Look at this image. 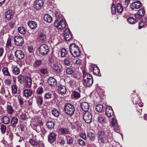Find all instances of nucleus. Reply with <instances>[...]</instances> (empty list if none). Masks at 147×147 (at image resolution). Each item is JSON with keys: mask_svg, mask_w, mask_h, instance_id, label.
Instances as JSON below:
<instances>
[{"mask_svg": "<svg viewBox=\"0 0 147 147\" xmlns=\"http://www.w3.org/2000/svg\"><path fill=\"white\" fill-rule=\"evenodd\" d=\"M55 15L56 18V21L55 22V26L60 29H63L66 27V23L63 19V16L60 13L56 12Z\"/></svg>", "mask_w": 147, "mask_h": 147, "instance_id": "nucleus-1", "label": "nucleus"}, {"mask_svg": "<svg viewBox=\"0 0 147 147\" xmlns=\"http://www.w3.org/2000/svg\"><path fill=\"white\" fill-rule=\"evenodd\" d=\"M69 49L70 53L74 57H77L80 55L79 49L75 44H71Z\"/></svg>", "mask_w": 147, "mask_h": 147, "instance_id": "nucleus-2", "label": "nucleus"}, {"mask_svg": "<svg viewBox=\"0 0 147 147\" xmlns=\"http://www.w3.org/2000/svg\"><path fill=\"white\" fill-rule=\"evenodd\" d=\"M65 110L66 113L68 115L73 114L75 111L74 106L70 104H67L65 106Z\"/></svg>", "mask_w": 147, "mask_h": 147, "instance_id": "nucleus-3", "label": "nucleus"}, {"mask_svg": "<svg viewBox=\"0 0 147 147\" xmlns=\"http://www.w3.org/2000/svg\"><path fill=\"white\" fill-rule=\"evenodd\" d=\"M38 51L40 54L43 55H45L49 51L48 47L45 44L41 45L39 48Z\"/></svg>", "mask_w": 147, "mask_h": 147, "instance_id": "nucleus-4", "label": "nucleus"}, {"mask_svg": "<svg viewBox=\"0 0 147 147\" xmlns=\"http://www.w3.org/2000/svg\"><path fill=\"white\" fill-rule=\"evenodd\" d=\"M14 41L15 44L18 46H22L24 43L23 38L20 36H15Z\"/></svg>", "mask_w": 147, "mask_h": 147, "instance_id": "nucleus-5", "label": "nucleus"}, {"mask_svg": "<svg viewBox=\"0 0 147 147\" xmlns=\"http://www.w3.org/2000/svg\"><path fill=\"white\" fill-rule=\"evenodd\" d=\"M57 134L53 132L49 133L48 136V142L51 143H52L55 142L56 140Z\"/></svg>", "mask_w": 147, "mask_h": 147, "instance_id": "nucleus-6", "label": "nucleus"}, {"mask_svg": "<svg viewBox=\"0 0 147 147\" xmlns=\"http://www.w3.org/2000/svg\"><path fill=\"white\" fill-rule=\"evenodd\" d=\"M111 125L114 130L117 133L119 132V126L118 125L117 120L115 118H112L111 121Z\"/></svg>", "mask_w": 147, "mask_h": 147, "instance_id": "nucleus-7", "label": "nucleus"}, {"mask_svg": "<svg viewBox=\"0 0 147 147\" xmlns=\"http://www.w3.org/2000/svg\"><path fill=\"white\" fill-rule=\"evenodd\" d=\"M83 118L85 122L87 123H90L92 121V115L90 112H86L85 113Z\"/></svg>", "mask_w": 147, "mask_h": 147, "instance_id": "nucleus-8", "label": "nucleus"}, {"mask_svg": "<svg viewBox=\"0 0 147 147\" xmlns=\"http://www.w3.org/2000/svg\"><path fill=\"white\" fill-rule=\"evenodd\" d=\"M145 13V11L144 9H139L138 12L135 14V17L136 20H140L142 17L143 16Z\"/></svg>", "mask_w": 147, "mask_h": 147, "instance_id": "nucleus-9", "label": "nucleus"}, {"mask_svg": "<svg viewBox=\"0 0 147 147\" xmlns=\"http://www.w3.org/2000/svg\"><path fill=\"white\" fill-rule=\"evenodd\" d=\"M15 56L18 59L22 60L24 57V53L21 50H17L15 52Z\"/></svg>", "mask_w": 147, "mask_h": 147, "instance_id": "nucleus-10", "label": "nucleus"}, {"mask_svg": "<svg viewBox=\"0 0 147 147\" xmlns=\"http://www.w3.org/2000/svg\"><path fill=\"white\" fill-rule=\"evenodd\" d=\"M64 38L65 39L68 41L69 40L72 38V35L69 30V29H66L64 32Z\"/></svg>", "mask_w": 147, "mask_h": 147, "instance_id": "nucleus-11", "label": "nucleus"}, {"mask_svg": "<svg viewBox=\"0 0 147 147\" xmlns=\"http://www.w3.org/2000/svg\"><path fill=\"white\" fill-rule=\"evenodd\" d=\"M34 4V7L37 10L40 9L43 5V1L42 0H36Z\"/></svg>", "mask_w": 147, "mask_h": 147, "instance_id": "nucleus-12", "label": "nucleus"}, {"mask_svg": "<svg viewBox=\"0 0 147 147\" xmlns=\"http://www.w3.org/2000/svg\"><path fill=\"white\" fill-rule=\"evenodd\" d=\"M47 82L51 86L54 87L57 85V81L53 77L49 78L48 79Z\"/></svg>", "mask_w": 147, "mask_h": 147, "instance_id": "nucleus-13", "label": "nucleus"}, {"mask_svg": "<svg viewBox=\"0 0 147 147\" xmlns=\"http://www.w3.org/2000/svg\"><path fill=\"white\" fill-rule=\"evenodd\" d=\"M142 5L140 1H136L133 3L131 5V7L133 9H137L140 8Z\"/></svg>", "mask_w": 147, "mask_h": 147, "instance_id": "nucleus-14", "label": "nucleus"}, {"mask_svg": "<svg viewBox=\"0 0 147 147\" xmlns=\"http://www.w3.org/2000/svg\"><path fill=\"white\" fill-rule=\"evenodd\" d=\"M14 12L12 10H7L5 14V16L6 19L9 20L11 19L14 15Z\"/></svg>", "mask_w": 147, "mask_h": 147, "instance_id": "nucleus-15", "label": "nucleus"}, {"mask_svg": "<svg viewBox=\"0 0 147 147\" xmlns=\"http://www.w3.org/2000/svg\"><path fill=\"white\" fill-rule=\"evenodd\" d=\"M63 62V64L65 66H69L72 64V60L69 57H67L65 59Z\"/></svg>", "mask_w": 147, "mask_h": 147, "instance_id": "nucleus-16", "label": "nucleus"}, {"mask_svg": "<svg viewBox=\"0 0 147 147\" xmlns=\"http://www.w3.org/2000/svg\"><path fill=\"white\" fill-rule=\"evenodd\" d=\"M80 106L82 110L85 112L88 111L89 106L88 103L86 102H82L81 103Z\"/></svg>", "mask_w": 147, "mask_h": 147, "instance_id": "nucleus-17", "label": "nucleus"}, {"mask_svg": "<svg viewBox=\"0 0 147 147\" xmlns=\"http://www.w3.org/2000/svg\"><path fill=\"white\" fill-rule=\"evenodd\" d=\"M83 80L93 79L91 75L87 73L86 71H83Z\"/></svg>", "mask_w": 147, "mask_h": 147, "instance_id": "nucleus-18", "label": "nucleus"}, {"mask_svg": "<svg viewBox=\"0 0 147 147\" xmlns=\"http://www.w3.org/2000/svg\"><path fill=\"white\" fill-rule=\"evenodd\" d=\"M36 98L37 103L38 106L41 107L42 104V97L41 96L36 95L35 96Z\"/></svg>", "mask_w": 147, "mask_h": 147, "instance_id": "nucleus-19", "label": "nucleus"}, {"mask_svg": "<svg viewBox=\"0 0 147 147\" xmlns=\"http://www.w3.org/2000/svg\"><path fill=\"white\" fill-rule=\"evenodd\" d=\"M98 120L99 123L102 124H105L107 122V118L103 115H99L98 117Z\"/></svg>", "mask_w": 147, "mask_h": 147, "instance_id": "nucleus-20", "label": "nucleus"}, {"mask_svg": "<svg viewBox=\"0 0 147 147\" xmlns=\"http://www.w3.org/2000/svg\"><path fill=\"white\" fill-rule=\"evenodd\" d=\"M106 114L107 117H111L113 114V111L111 107H109L106 109Z\"/></svg>", "mask_w": 147, "mask_h": 147, "instance_id": "nucleus-21", "label": "nucleus"}, {"mask_svg": "<svg viewBox=\"0 0 147 147\" xmlns=\"http://www.w3.org/2000/svg\"><path fill=\"white\" fill-rule=\"evenodd\" d=\"M28 25L32 29H34L37 27V24L34 21H29L28 22Z\"/></svg>", "mask_w": 147, "mask_h": 147, "instance_id": "nucleus-22", "label": "nucleus"}, {"mask_svg": "<svg viewBox=\"0 0 147 147\" xmlns=\"http://www.w3.org/2000/svg\"><path fill=\"white\" fill-rule=\"evenodd\" d=\"M83 80V84L85 86H90L92 85L93 83V79Z\"/></svg>", "mask_w": 147, "mask_h": 147, "instance_id": "nucleus-23", "label": "nucleus"}, {"mask_svg": "<svg viewBox=\"0 0 147 147\" xmlns=\"http://www.w3.org/2000/svg\"><path fill=\"white\" fill-rule=\"evenodd\" d=\"M52 68L57 73H59L61 71V67L58 65L53 64V66H52Z\"/></svg>", "mask_w": 147, "mask_h": 147, "instance_id": "nucleus-24", "label": "nucleus"}, {"mask_svg": "<svg viewBox=\"0 0 147 147\" xmlns=\"http://www.w3.org/2000/svg\"><path fill=\"white\" fill-rule=\"evenodd\" d=\"M87 136L92 141H94L95 139L94 133L91 131H89L88 132Z\"/></svg>", "mask_w": 147, "mask_h": 147, "instance_id": "nucleus-25", "label": "nucleus"}, {"mask_svg": "<svg viewBox=\"0 0 147 147\" xmlns=\"http://www.w3.org/2000/svg\"><path fill=\"white\" fill-rule=\"evenodd\" d=\"M24 95L26 97L30 96L32 94L31 91L29 89H25L23 91Z\"/></svg>", "mask_w": 147, "mask_h": 147, "instance_id": "nucleus-26", "label": "nucleus"}, {"mask_svg": "<svg viewBox=\"0 0 147 147\" xmlns=\"http://www.w3.org/2000/svg\"><path fill=\"white\" fill-rule=\"evenodd\" d=\"M58 90L60 92L61 94H65L66 92V88L65 86L60 85L58 87Z\"/></svg>", "mask_w": 147, "mask_h": 147, "instance_id": "nucleus-27", "label": "nucleus"}, {"mask_svg": "<svg viewBox=\"0 0 147 147\" xmlns=\"http://www.w3.org/2000/svg\"><path fill=\"white\" fill-rule=\"evenodd\" d=\"M18 122V118L15 117H13L11 120V125L13 127L16 126V124Z\"/></svg>", "mask_w": 147, "mask_h": 147, "instance_id": "nucleus-28", "label": "nucleus"}, {"mask_svg": "<svg viewBox=\"0 0 147 147\" xmlns=\"http://www.w3.org/2000/svg\"><path fill=\"white\" fill-rule=\"evenodd\" d=\"M44 20L47 22L51 23L52 20V17L49 15L45 14L44 17Z\"/></svg>", "mask_w": 147, "mask_h": 147, "instance_id": "nucleus-29", "label": "nucleus"}, {"mask_svg": "<svg viewBox=\"0 0 147 147\" xmlns=\"http://www.w3.org/2000/svg\"><path fill=\"white\" fill-rule=\"evenodd\" d=\"M26 85L28 88H30L31 87L32 81L31 78L29 77H27L26 79Z\"/></svg>", "mask_w": 147, "mask_h": 147, "instance_id": "nucleus-30", "label": "nucleus"}, {"mask_svg": "<svg viewBox=\"0 0 147 147\" xmlns=\"http://www.w3.org/2000/svg\"><path fill=\"white\" fill-rule=\"evenodd\" d=\"M51 113L54 116L57 117H58L60 113L59 111L55 108L53 109V110L51 111Z\"/></svg>", "mask_w": 147, "mask_h": 147, "instance_id": "nucleus-31", "label": "nucleus"}, {"mask_svg": "<svg viewBox=\"0 0 147 147\" xmlns=\"http://www.w3.org/2000/svg\"><path fill=\"white\" fill-rule=\"evenodd\" d=\"M47 125L49 129L53 128L55 125V123L52 121H49L47 123Z\"/></svg>", "mask_w": 147, "mask_h": 147, "instance_id": "nucleus-32", "label": "nucleus"}, {"mask_svg": "<svg viewBox=\"0 0 147 147\" xmlns=\"http://www.w3.org/2000/svg\"><path fill=\"white\" fill-rule=\"evenodd\" d=\"M2 71L4 76H10V74L9 73L8 69L7 67H4L2 69Z\"/></svg>", "mask_w": 147, "mask_h": 147, "instance_id": "nucleus-33", "label": "nucleus"}, {"mask_svg": "<svg viewBox=\"0 0 147 147\" xmlns=\"http://www.w3.org/2000/svg\"><path fill=\"white\" fill-rule=\"evenodd\" d=\"M7 137L8 139L10 142H11L13 138V135L11 131L7 132L6 134Z\"/></svg>", "mask_w": 147, "mask_h": 147, "instance_id": "nucleus-34", "label": "nucleus"}, {"mask_svg": "<svg viewBox=\"0 0 147 147\" xmlns=\"http://www.w3.org/2000/svg\"><path fill=\"white\" fill-rule=\"evenodd\" d=\"M123 7L122 5L119 3L117 4V11L118 13H121L122 11Z\"/></svg>", "mask_w": 147, "mask_h": 147, "instance_id": "nucleus-35", "label": "nucleus"}, {"mask_svg": "<svg viewBox=\"0 0 147 147\" xmlns=\"http://www.w3.org/2000/svg\"><path fill=\"white\" fill-rule=\"evenodd\" d=\"M40 73L42 76L47 75L49 73V71L46 68H43L40 69Z\"/></svg>", "mask_w": 147, "mask_h": 147, "instance_id": "nucleus-36", "label": "nucleus"}, {"mask_svg": "<svg viewBox=\"0 0 147 147\" xmlns=\"http://www.w3.org/2000/svg\"><path fill=\"white\" fill-rule=\"evenodd\" d=\"M7 112L9 114H11L13 113L14 110L11 105H7Z\"/></svg>", "mask_w": 147, "mask_h": 147, "instance_id": "nucleus-37", "label": "nucleus"}, {"mask_svg": "<svg viewBox=\"0 0 147 147\" xmlns=\"http://www.w3.org/2000/svg\"><path fill=\"white\" fill-rule=\"evenodd\" d=\"M93 67L94 74L96 76L99 75L100 73V71L99 68L96 65H94Z\"/></svg>", "mask_w": 147, "mask_h": 147, "instance_id": "nucleus-38", "label": "nucleus"}, {"mask_svg": "<svg viewBox=\"0 0 147 147\" xmlns=\"http://www.w3.org/2000/svg\"><path fill=\"white\" fill-rule=\"evenodd\" d=\"M29 142L32 145L35 146V147H38V143L34 140L30 139L29 140Z\"/></svg>", "mask_w": 147, "mask_h": 147, "instance_id": "nucleus-39", "label": "nucleus"}, {"mask_svg": "<svg viewBox=\"0 0 147 147\" xmlns=\"http://www.w3.org/2000/svg\"><path fill=\"white\" fill-rule=\"evenodd\" d=\"M72 95L76 99H78L80 97V95L79 92L76 91H74L72 93Z\"/></svg>", "mask_w": 147, "mask_h": 147, "instance_id": "nucleus-40", "label": "nucleus"}, {"mask_svg": "<svg viewBox=\"0 0 147 147\" xmlns=\"http://www.w3.org/2000/svg\"><path fill=\"white\" fill-rule=\"evenodd\" d=\"M103 108V105L101 104H98L96 106L95 110L98 112H101Z\"/></svg>", "mask_w": 147, "mask_h": 147, "instance_id": "nucleus-41", "label": "nucleus"}, {"mask_svg": "<svg viewBox=\"0 0 147 147\" xmlns=\"http://www.w3.org/2000/svg\"><path fill=\"white\" fill-rule=\"evenodd\" d=\"M98 142L100 143H104L106 141H108L107 138L104 136L98 138Z\"/></svg>", "mask_w": 147, "mask_h": 147, "instance_id": "nucleus-42", "label": "nucleus"}, {"mask_svg": "<svg viewBox=\"0 0 147 147\" xmlns=\"http://www.w3.org/2000/svg\"><path fill=\"white\" fill-rule=\"evenodd\" d=\"M28 113H26L24 114H22L20 117V119L22 120H25L28 118Z\"/></svg>", "mask_w": 147, "mask_h": 147, "instance_id": "nucleus-43", "label": "nucleus"}, {"mask_svg": "<svg viewBox=\"0 0 147 147\" xmlns=\"http://www.w3.org/2000/svg\"><path fill=\"white\" fill-rule=\"evenodd\" d=\"M20 69L17 66H14L12 70L13 73L16 75L20 73Z\"/></svg>", "mask_w": 147, "mask_h": 147, "instance_id": "nucleus-44", "label": "nucleus"}, {"mask_svg": "<svg viewBox=\"0 0 147 147\" xmlns=\"http://www.w3.org/2000/svg\"><path fill=\"white\" fill-rule=\"evenodd\" d=\"M61 56L64 57L67 54V51L65 48H63L61 49Z\"/></svg>", "mask_w": 147, "mask_h": 147, "instance_id": "nucleus-45", "label": "nucleus"}, {"mask_svg": "<svg viewBox=\"0 0 147 147\" xmlns=\"http://www.w3.org/2000/svg\"><path fill=\"white\" fill-rule=\"evenodd\" d=\"M52 96L51 93L49 92H47L45 94L44 97L45 99H48L51 98Z\"/></svg>", "mask_w": 147, "mask_h": 147, "instance_id": "nucleus-46", "label": "nucleus"}, {"mask_svg": "<svg viewBox=\"0 0 147 147\" xmlns=\"http://www.w3.org/2000/svg\"><path fill=\"white\" fill-rule=\"evenodd\" d=\"M18 80L20 83L23 84L24 81V76L22 74H20L18 77Z\"/></svg>", "mask_w": 147, "mask_h": 147, "instance_id": "nucleus-47", "label": "nucleus"}, {"mask_svg": "<svg viewBox=\"0 0 147 147\" xmlns=\"http://www.w3.org/2000/svg\"><path fill=\"white\" fill-rule=\"evenodd\" d=\"M9 119L8 117L5 116L3 117L2 121L4 124H8L9 122Z\"/></svg>", "mask_w": 147, "mask_h": 147, "instance_id": "nucleus-48", "label": "nucleus"}, {"mask_svg": "<svg viewBox=\"0 0 147 147\" xmlns=\"http://www.w3.org/2000/svg\"><path fill=\"white\" fill-rule=\"evenodd\" d=\"M136 19H134L132 17L129 18L127 19V21L129 24H134L136 22Z\"/></svg>", "mask_w": 147, "mask_h": 147, "instance_id": "nucleus-49", "label": "nucleus"}, {"mask_svg": "<svg viewBox=\"0 0 147 147\" xmlns=\"http://www.w3.org/2000/svg\"><path fill=\"white\" fill-rule=\"evenodd\" d=\"M39 38L41 41H45L46 40V38L45 34L43 33H41L40 35Z\"/></svg>", "mask_w": 147, "mask_h": 147, "instance_id": "nucleus-50", "label": "nucleus"}, {"mask_svg": "<svg viewBox=\"0 0 147 147\" xmlns=\"http://www.w3.org/2000/svg\"><path fill=\"white\" fill-rule=\"evenodd\" d=\"M38 124L39 125H36V129L38 131H42L41 127L43 125V123L42 121H40L39 122Z\"/></svg>", "mask_w": 147, "mask_h": 147, "instance_id": "nucleus-51", "label": "nucleus"}, {"mask_svg": "<svg viewBox=\"0 0 147 147\" xmlns=\"http://www.w3.org/2000/svg\"><path fill=\"white\" fill-rule=\"evenodd\" d=\"M43 91V88L41 86L39 87L36 89V92L38 94H41Z\"/></svg>", "mask_w": 147, "mask_h": 147, "instance_id": "nucleus-52", "label": "nucleus"}, {"mask_svg": "<svg viewBox=\"0 0 147 147\" xmlns=\"http://www.w3.org/2000/svg\"><path fill=\"white\" fill-rule=\"evenodd\" d=\"M18 32L22 34H24L25 33V29L22 27H20L18 28Z\"/></svg>", "mask_w": 147, "mask_h": 147, "instance_id": "nucleus-53", "label": "nucleus"}, {"mask_svg": "<svg viewBox=\"0 0 147 147\" xmlns=\"http://www.w3.org/2000/svg\"><path fill=\"white\" fill-rule=\"evenodd\" d=\"M42 63V62L41 60H37L34 62V65L35 67H38Z\"/></svg>", "mask_w": 147, "mask_h": 147, "instance_id": "nucleus-54", "label": "nucleus"}, {"mask_svg": "<svg viewBox=\"0 0 147 147\" xmlns=\"http://www.w3.org/2000/svg\"><path fill=\"white\" fill-rule=\"evenodd\" d=\"M111 8L112 14L114 15L116 14L117 11L116 10V8L115 4H113Z\"/></svg>", "mask_w": 147, "mask_h": 147, "instance_id": "nucleus-55", "label": "nucleus"}, {"mask_svg": "<svg viewBox=\"0 0 147 147\" xmlns=\"http://www.w3.org/2000/svg\"><path fill=\"white\" fill-rule=\"evenodd\" d=\"M61 133L63 135H66L68 134V131L67 129L65 128H62L61 129Z\"/></svg>", "mask_w": 147, "mask_h": 147, "instance_id": "nucleus-56", "label": "nucleus"}, {"mask_svg": "<svg viewBox=\"0 0 147 147\" xmlns=\"http://www.w3.org/2000/svg\"><path fill=\"white\" fill-rule=\"evenodd\" d=\"M11 90L13 93L16 94L17 92V86L13 85L11 87Z\"/></svg>", "mask_w": 147, "mask_h": 147, "instance_id": "nucleus-57", "label": "nucleus"}, {"mask_svg": "<svg viewBox=\"0 0 147 147\" xmlns=\"http://www.w3.org/2000/svg\"><path fill=\"white\" fill-rule=\"evenodd\" d=\"M7 56L8 61L9 62L12 61L14 59V57L13 54L10 53H8Z\"/></svg>", "mask_w": 147, "mask_h": 147, "instance_id": "nucleus-58", "label": "nucleus"}, {"mask_svg": "<svg viewBox=\"0 0 147 147\" xmlns=\"http://www.w3.org/2000/svg\"><path fill=\"white\" fill-rule=\"evenodd\" d=\"M6 127L4 125H2L0 127V129L2 134H4L6 132Z\"/></svg>", "mask_w": 147, "mask_h": 147, "instance_id": "nucleus-59", "label": "nucleus"}, {"mask_svg": "<svg viewBox=\"0 0 147 147\" xmlns=\"http://www.w3.org/2000/svg\"><path fill=\"white\" fill-rule=\"evenodd\" d=\"M74 71V70L71 68H69L67 69L66 70V72L67 74H71Z\"/></svg>", "mask_w": 147, "mask_h": 147, "instance_id": "nucleus-60", "label": "nucleus"}, {"mask_svg": "<svg viewBox=\"0 0 147 147\" xmlns=\"http://www.w3.org/2000/svg\"><path fill=\"white\" fill-rule=\"evenodd\" d=\"M97 136L98 138L101 137H104L105 136L104 132L102 131H99L98 133Z\"/></svg>", "mask_w": 147, "mask_h": 147, "instance_id": "nucleus-61", "label": "nucleus"}, {"mask_svg": "<svg viewBox=\"0 0 147 147\" xmlns=\"http://www.w3.org/2000/svg\"><path fill=\"white\" fill-rule=\"evenodd\" d=\"M77 142L78 144L81 146L84 145L85 144V142L83 140L78 139L77 140Z\"/></svg>", "mask_w": 147, "mask_h": 147, "instance_id": "nucleus-62", "label": "nucleus"}, {"mask_svg": "<svg viewBox=\"0 0 147 147\" xmlns=\"http://www.w3.org/2000/svg\"><path fill=\"white\" fill-rule=\"evenodd\" d=\"M73 139L72 138L68 137L67 138V143L69 145L72 144L73 142Z\"/></svg>", "mask_w": 147, "mask_h": 147, "instance_id": "nucleus-63", "label": "nucleus"}, {"mask_svg": "<svg viewBox=\"0 0 147 147\" xmlns=\"http://www.w3.org/2000/svg\"><path fill=\"white\" fill-rule=\"evenodd\" d=\"M15 24V23L14 21H11L9 22L8 25L10 27L13 28L14 27Z\"/></svg>", "mask_w": 147, "mask_h": 147, "instance_id": "nucleus-64", "label": "nucleus"}]
</instances>
